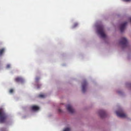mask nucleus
<instances>
[{
	"label": "nucleus",
	"mask_w": 131,
	"mask_h": 131,
	"mask_svg": "<svg viewBox=\"0 0 131 131\" xmlns=\"http://www.w3.org/2000/svg\"><path fill=\"white\" fill-rule=\"evenodd\" d=\"M39 79V77H37L36 78V81H37Z\"/></svg>",
	"instance_id": "nucleus-17"
},
{
	"label": "nucleus",
	"mask_w": 131,
	"mask_h": 131,
	"mask_svg": "<svg viewBox=\"0 0 131 131\" xmlns=\"http://www.w3.org/2000/svg\"><path fill=\"white\" fill-rule=\"evenodd\" d=\"M31 110L34 111H36L38 110L39 108L38 106L36 105H33L31 107Z\"/></svg>",
	"instance_id": "nucleus-9"
},
{
	"label": "nucleus",
	"mask_w": 131,
	"mask_h": 131,
	"mask_svg": "<svg viewBox=\"0 0 131 131\" xmlns=\"http://www.w3.org/2000/svg\"><path fill=\"white\" fill-rule=\"evenodd\" d=\"M70 129L69 128H65L63 131H70Z\"/></svg>",
	"instance_id": "nucleus-14"
},
{
	"label": "nucleus",
	"mask_w": 131,
	"mask_h": 131,
	"mask_svg": "<svg viewBox=\"0 0 131 131\" xmlns=\"http://www.w3.org/2000/svg\"><path fill=\"white\" fill-rule=\"evenodd\" d=\"M5 49L4 48L0 49V57L1 56L5 51Z\"/></svg>",
	"instance_id": "nucleus-11"
},
{
	"label": "nucleus",
	"mask_w": 131,
	"mask_h": 131,
	"mask_svg": "<svg viewBox=\"0 0 131 131\" xmlns=\"http://www.w3.org/2000/svg\"><path fill=\"white\" fill-rule=\"evenodd\" d=\"M87 83L85 80H84L82 83V91L83 93H84L86 91V89Z\"/></svg>",
	"instance_id": "nucleus-4"
},
{
	"label": "nucleus",
	"mask_w": 131,
	"mask_h": 131,
	"mask_svg": "<svg viewBox=\"0 0 131 131\" xmlns=\"http://www.w3.org/2000/svg\"><path fill=\"white\" fill-rule=\"evenodd\" d=\"M116 114L117 116L120 117L125 118L126 117V114L122 112H117Z\"/></svg>",
	"instance_id": "nucleus-5"
},
{
	"label": "nucleus",
	"mask_w": 131,
	"mask_h": 131,
	"mask_svg": "<svg viewBox=\"0 0 131 131\" xmlns=\"http://www.w3.org/2000/svg\"><path fill=\"white\" fill-rule=\"evenodd\" d=\"M10 67V65L9 64H8L7 65L6 68H9Z\"/></svg>",
	"instance_id": "nucleus-15"
},
{
	"label": "nucleus",
	"mask_w": 131,
	"mask_h": 131,
	"mask_svg": "<svg viewBox=\"0 0 131 131\" xmlns=\"http://www.w3.org/2000/svg\"><path fill=\"white\" fill-rule=\"evenodd\" d=\"M58 111H59V112H61V110L60 109H59V110H58Z\"/></svg>",
	"instance_id": "nucleus-18"
},
{
	"label": "nucleus",
	"mask_w": 131,
	"mask_h": 131,
	"mask_svg": "<svg viewBox=\"0 0 131 131\" xmlns=\"http://www.w3.org/2000/svg\"><path fill=\"white\" fill-rule=\"evenodd\" d=\"M120 43L124 47H127L128 45V42L127 39L124 37H122L121 38L120 41Z\"/></svg>",
	"instance_id": "nucleus-3"
},
{
	"label": "nucleus",
	"mask_w": 131,
	"mask_h": 131,
	"mask_svg": "<svg viewBox=\"0 0 131 131\" xmlns=\"http://www.w3.org/2000/svg\"><path fill=\"white\" fill-rule=\"evenodd\" d=\"M78 25V24L77 23H75L74 24L73 27V28H75Z\"/></svg>",
	"instance_id": "nucleus-12"
},
{
	"label": "nucleus",
	"mask_w": 131,
	"mask_h": 131,
	"mask_svg": "<svg viewBox=\"0 0 131 131\" xmlns=\"http://www.w3.org/2000/svg\"><path fill=\"white\" fill-rule=\"evenodd\" d=\"M15 80L17 82H22L23 81V79L20 77H18L16 78L15 79Z\"/></svg>",
	"instance_id": "nucleus-10"
},
{
	"label": "nucleus",
	"mask_w": 131,
	"mask_h": 131,
	"mask_svg": "<svg viewBox=\"0 0 131 131\" xmlns=\"http://www.w3.org/2000/svg\"><path fill=\"white\" fill-rule=\"evenodd\" d=\"M98 33L100 34L102 37L105 38L106 37V35L104 33L103 27L102 26L99 27L97 30Z\"/></svg>",
	"instance_id": "nucleus-2"
},
{
	"label": "nucleus",
	"mask_w": 131,
	"mask_h": 131,
	"mask_svg": "<svg viewBox=\"0 0 131 131\" xmlns=\"http://www.w3.org/2000/svg\"><path fill=\"white\" fill-rule=\"evenodd\" d=\"M13 92V90L12 89H10L9 90V92L10 93H12Z\"/></svg>",
	"instance_id": "nucleus-16"
},
{
	"label": "nucleus",
	"mask_w": 131,
	"mask_h": 131,
	"mask_svg": "<svg viewBox=\"0 0 131 131\" xmlns=\"http://www.w3.org/2000/svg\"><path fill=\"white\" fill-rule=\"evenodd\" d=\"M99 115L101 117L103 118L106 116V113L104 110H102L100 111Z\"/></svg>",
	"instance_id": "nucleus-8"
},
{
	"label": "nucleus",
	"mask_w": 131,
	"mask_h": 131,
	"mask_svg": "<svg viewBox=\"0 0 131 131\" xmlns=\"http://www.w3.org/2000/svg\"><path fill=\"white\" fill-rule=\"evenodd\" d=\"M7 116L2 108H0V123L5 122Z\"/></svg>",
	"instance_id": "nucleus-1"
},
{
	"label": "nucleus",
	"mask_w": 131,
	"mask_h": 131,
	"mask_svg": "<svg viewBox=\"0 0 131 131\" xmlns=\"http://www.w3.org/2000/svg\"><path fill=\"white\" fill-rule=\"evenodd\" d=\"M67 109L69 112L71 113H73L74 112V110L72 108L70 104L67 105Z\"/></svg>",
	"instance_id": "nucleus-7"
},
{
	"label": "nucleus",
	"mask_w": 131,
	"mask_h": 131,
	"mask_svg": "<svg viewBox=\"0 0 131 131\" xmlns=\"http://www.w3.org/2000/svg\"><path fill=\"white\" fill-rule=\"evenodd\" d=\"M127 23V22L125 21L121 25L120 29V31L121 32H123L124 30Z\"/></svg>",
	"instance_id": "nucleus-6"
},
{
	"label": "nucleus",
	"mask_w": 131,
	"mask_h": 131,
	"mask_svg": "<svg viewBox=\"0 0 131 131\" xmlns=\"http://www.w3.org/2000/svg\"><path fill=\"white\" fill-rule=\"evenodd\" d=\"M130 21H131V18H130Z\"/></svg>",
	"instance_id": "nucleus-19"
},
{
	"label": "nucleus",
	"mask_w": 131,
	"mask_h": 131,
	"mask_svg": "<svg viewBox=\"0 0 131 131\" xmlns=\"http://www.w3.org/2000/svg\"><path fill=\"white\" fill-rule=\"evenodd\" d=\"M38 97L40 98H44L45 97V96L43 94H40L38 95Z\"/></svg>",
	"instance_id": "nucleus-13"
}]
</instances>
